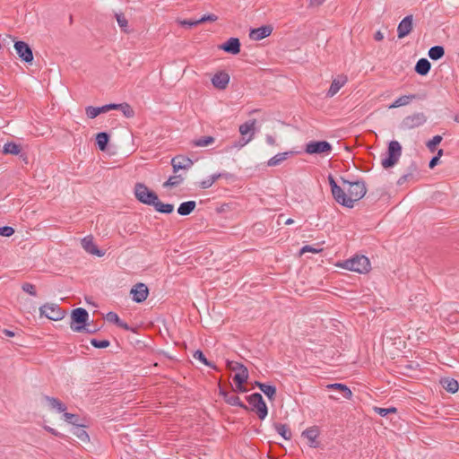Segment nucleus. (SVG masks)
Returning <instances> with one entry per match:
<instances>
[{"label":"nucleus","instance_id":"f257e3e1","mask_svg":"<svg viewBox=\"0 0 459 459\" xmlns=\"http://www.w3.org/2000/svg\"><path fill=\"white\" fill-rule=\"evenodd\" d=\"M328 180L334 199L343 206L352 208L366 195L367 189L363 182L343 180L342 185L338 186L333 177H329Z\"/></svg>","mask_w":459,"mask_h":459},{"label":"nucleus","instance_id":"5fc2aeb1","mask_svg":"<svg viewBox=\"0 0 459 459\" xmlns=\"http://www.w3.org/2000/svg\"><path fill=\"white\" fill-rule=\"evenodd\" d=\"M177 22L181 25V26H188V27H193V26H196L198 25L199 23L197 22V20H195V21H192V20H181V19H178L177 20Z\"/></svg>","mask_w":459,"mask_h":459},{"label":"nucleus","instance_id":"bb28decb","mask_svg":"<svg viewBox=\"0 0 459 459\" xmlns=\"http://www.w3.org/2000/svg\"><path fill=\"white\" fill-rule=\"evenodd\" d=\"M326 388L342 392L346 399H351L352 397L351 390L347 385H345L343 384H340V383L329 384L326 385Z\"/></svg>","mask_w":459,"mask_h":459},{"label":"nucleus","instance_id":"2eb2a0df","mask_svg":"<svg viewBox=\"0 0 459 459\" xmlns=\"http://www.w3.org/2000/svg\"><path fill=\"white\" fill-rule=\"evenodd\" d=\"M412 16L408 15L404 17L397 27V36L399 39H403L408 36L412 30Z\"/></svg>","mask_w":459,"mask_h":459},{"label":"nucleus","instance_id":"680f3d73","mask_svg":"<svg viewBox=\"0 0 459 459\" xmlns=\"http://www.w3.org/2000/svg\"><path fill=\"white\" fill-rule=\"evenodd\" d=\"M45 429H46L48 432H50L51 434H53V435H55V436H58V435H59V433H58L56 429H52V428H50V427H45Z\"/></svg>","mask_w":459,"mask_h":459},{"label":"nucleus","instance_id":"0e129e2a","mask_svg":"<svg viewBox=\"0 0 459 459\" xmlns=\"http://www.w3.org/2000/svg\"><path fill=\"white\" fill-rule=\"evenodd\" d=\"M442 155H443V150H442V149H439V150L437 151V156H436V157H438V159L440 160V157H441Z\"/></svg>","mask_w":459,"mask_h":459},{"label":"nucleus","instance_id":"5701e85b","mask_svg":"<svg viewBox=\"0 0 459 459\" xmlns=\"http://www.w3.org/2000/svg\"><path fill=\"white\" fill-rule=\"evenodd\" d=\"M110 110V104L104 105L102 107H92L89 106L85 108L86 115L89 118L93 119L101 113H106Z\"/></svg>","mask_w":459,"mask_h":459},{"label":"nucleus","instance_id":"1a4fd4ad","mask_svg":"<svg viewBox=\"0 0 459 459\" xmlns=\"http://www.w3.org/2000/svg\"><path fill=\"white\" fill-rule=\"evenodd\" d=\"M305 151L308 154H329L332 146L326 141L309 142L306 145Z\"/></svg>","mask_w":459,"mask_h":459},{"label":"nucleus","instance_id":"6e6d98bb","mask_svg":"<svg viewBox=\"0 0 459 459\" xmlns=\"http://www.w3.org/2000/svg\"><path fill=\"white\" fill-rule=\"evenodd\" d=\"M193 356H194V358H195V359L200 360L203 364H204V365H206V366H209V365H210V364H209V362L207 361V359H206V358H205L204 354L201 351H195V353H194V355H193Z\"/></svg>","mask_w":459,"mask_h":459},{"label":"nucleus","instance_id":"37998d69","mask_svg":"<svg viewBox=\"0 0 459 459\" xmlns=\"http://www.w3.org/2000/svg\"><path fill=\"white\" fill-rule=\"evenodd\" d=\"M264 141H265L266 144L271 147L278 146L276 132L273 131V133L266 134L264 135Z\"/></svg>","mask_w":459,"mask_h":459},{"label":"nucleus","instance_id":"a19ab883","mask_svg":"<svg viewBox=\"0 0 459 459\" xmlns=\"http://www.w3.org/2000/svg\"><path fill=\"white\" fill-rule=\"evenodd\" d=\"M221 394L224 395L225 400H226V402L229 404L246 408V406L242 403V402L240 401L238 396H237V395H228L225 393H221Z\"/></svg>","mask_w":459,"mask_h":459},{"label":"nucleus","instance_id":"c9c22d12","mask_svg":"<svg viewBox=\"0 0 459 459\" xmlns=\"http://www.w3.org/2000/svg\"><path fill=\"white\" fill-rule=\"evenodd\" d=\"M21 152V147L20 145L16 144L15 143H6L4 145V149H3V152L4 154H13V155H17L19 154Z\"/></svg>","mask_w":459,"mask_h":459},{"label":"nucleus","instance_id":"b1692460","mask_svg":"<svg viewBox=\"0 0 459 459\" xmlns=\"http://www.w3.org/2000/svg\"><path fill=\"white\" fill-rule=\"evenodd\" d=\"M118 109L120 110L126 117H133L134 116V111L133 108L127 103L122 104H110V110Z\"/></svg>","mask_w":459,"mask_h":459},{"label":"nucleus","instance_id":"e2e57ef3","mask_svg":"<svg viewBox=\"0 0 459 459\" xmlns=\"http://www.w3.org/2000/svg\"><path fill=\"white\" fill-rule=\"evenodd\" d=\"M4 333L7 336H9V337H13V336H14V333H13V332H12V331H10V330H6V329H5V330L4 331Z\"/></svg>","mask_w":459,"mask_h":459},{"label":"nucleus","instance_id":"4c0bfd02","mask_svg":"<svg viewBox=\"0 0 459 459\" xmlns=\"http://www.w3.org/2000/svg\"><path fill=\"white\" fill-rule=\"evenodd\" d=\"M257 385L259 386L260 390L269 398L273 399V396L276 394V389L273 385H265L257 383Z\"/></svg>","mask_w":459,"mask_h":459},{"label":"nucleus","instance_id":"f8f14e48","mask_svg":"<svg viewBox=\"0 0 459 459\" xmlns=\"http://www.w3.org/2000/svg\"><path fill=\"white\" fill-rule=\"evenodd\" d=\"M348 82V76L341 74L334 77L332 81L330 88L327 91V96L332 98L335 96L338 91Z\"/></svg>","mask_w":459,"mask_h":459},{"label":"nucleus","instance_id":"f3484780","mask_svg":"<svg viewBox=\"0 0 459 459\" xmlns=\"http://www.w3.org/2000/svg\"><path fill=\"white\" fill-rule=\"evenodd\" d=\"M82 248L89 254L101 257L105 255V252L100 250L95 245L92 237L87 236L81 241Z\"/></svg>","mask_w":459,"mask_h":459},{"label":"nucleus","instance_id":"a878e982","mask_svg":"<svg viewBox=\"0 0 459 459\" xmlns=\"http://www.w3.org/2000/svg\"><path fill=\"white\" fill-rule=\"evenodd\" d=\"M430 67L431 65L428 59L420 58L415 65V72L420 75H426L429 72Z\"/></svg>","mask_w":459,"mask_h":459},{"label":"nucleus","instance_id":"6e6552de","mask_svg":"<svg viewBox=\"0 0 459 459\" xmlns=\"http://www.w3.org/2000/svg\"><path fill=\"white\" fill-rule=\"evenodd\" d=\"M247 401L249 404L253 406V410L255 411L259 419L264 420L267 416V406L260 394L255 393L249 395Z\"/></svg>","mask_w":459,"mask_h":459},{"label":"nucleus","instance_id":"864d4df0","mask_svg":"<svg viewBox=\"0 0 459 459\" xmlns=\"http://www.w3.org/2000/svg\"><path fill=\"white\" fill-rule=\"evenodd\" d=\"M14 233V230L12 227L4 226L0 227V235L4 237H11Z\"/></svg>","mask_w":459,"mask_h":459},{"label":"nucleus","instance_id":"423d86ee","mask_svg":"<svg viewBox=\"0 0 459 459\" xmlns=\"http://www.w3.org/2000/svg\"><path fill=\"white\" fill-rule=\"evenodd\" d=\"M89 314L84 308L78 307L74 309L71 314V329L74 332H81L84 329Z\"/></svg>","mask_w":459,"mask_h":459},{"label":"nucleus","instance_id":"393cba45","mask_svg":"<svg viewBox=\"0 0 459 459\" xmlns=\"http://www.w3.org/2000/svg\"><path fill=\"white\" fill-rule=\"evenodd\" d=\"M415 99L414 95H403L396 99L388 108L390 109L409 105Z\"/></svg>","mask_w":459,"mask_h":459},{"label":"nucleus","instance_id":"7ed1b4c3","mask_svg":"<svg viewBox=\"0 0 459 459\" xmlns=\"http://www.w3.org/2000/svg\"><path fill=\"white\" fill-rule=\"evenodd\" d=\"M402 156V145L398 141H391L387 148L386 157L381 160V165L385 169L394 167L398 163Z\"/></svg>","mask_w":459,"mask_h":459},{"label":"nucleus","instance_id":"473e14b6","mask_svg":"<svg viewBox=\"0 0 459 459\" xmlns=\"http://www.w3.org/2000/svg\"><path fill=\"white\" fill-rule=\"evenodd\" d=\"M195 205L196 204L195 201H187L182 203L178 209V212L183 216L188 215L195 210Z\"/></svg>","mask_w":459,"mask_h":459},{"label":"nucleus","instance_id":"f704fd0d","mask_svg":"<svg viewBox=\"0 0 459 459\" xmlns=\"http://www.w3.org/2000/svg\"><path fill=\"white\" fill-rule=\"evenodd\" d=\"M445 55V49L443 47L441 46H435V47H432L429 50V56L432 59V60H438L440 59L441 57H443Z\"/></svg>","mask_w":459,"mask_h":459},{"label":"nucleus","instance_id":"de8ad7c7","mask_svg":"<svg viewBox=\"0 0 459 459\" xmlns=\"http://www.w3.org/2000/svg\"><path fill=\"white\" fill-rule=\"evenodd\" d=\"M220 178V175H213L210 178L204 180L200 183L202 188H208Z\"/></svg>","mask_w":459,"mask_h":459},{"label":"nucleus","instance_id":"412c9836","mask_svg":"<svg viewBox=\"0 0 459 459\" xmlns=\"http://www.w3.org/2000/svg\"><path fill=\"white\" fill-rule=\"evenodd\" d=\"M248 378V371L247 369V370H242V372H238V374H235L234 377H233V381L236 385V389L238 391V392H241V393H246L247 392V388L245 386V383L247 382Z\"/></svg>","mask_w":459,"mask_h":459},{"label":"nucleus","instance_id":"c03bdc74","mask_svg":"<svg viewBox=\"0 0 459 459\" xmlns=\"http://www.w3.org/2000/svg\"><path fill=\"white\" fill-rule=\"evenodd\" d=\"M227 367L230 370L235 372V374H238V372L247 369L244 365L236 361H228Z\"/></svg>","mask_w":459,"mask_h":459},{"label":"nucleus","instance_id":"58836bf2","mask_svg":"<svg viewBox=\"0 0 459 459\" xmlns=\"http://www.w3.org/2000/svg\"><path fill=\"white\" fill-rule=\"evenodd\" d=\"M96 141L99 148L101 151L106 150L108 143V135L106 133H99L96 135Z\"/></svg>","mask_w":459,"mask_h":459},{"label":"nucleus","instance_id":"2f4dec72","mask_svg":"<svg viewBox=\"0 0 459 459\" xmlns=\"http://www.w3.org/2000/svg\"><path fill=\"white\" fill-rule=\"evenodd\" d=\"M154 206L155 210L161 213H171L174 211V205L170 204H163L159 200L157 197V200H155V203L152 204Z\"/></svg>","mask_w":459,"mask_h":459},{"label":"nucleus","instance_id":"ddd939ff","mask_svg":"<svg viewBox=\"0 0 459 459\" xmlns=\"http://www.w3.org/2000/svg\"><path fill=\"white\" fill-rule=\"evenodd\" d=\"M16 53L23 61L30 63L33 60V54L29 45L23 41L14 43Z\"/></svg>","mask_w":459,"mask_h":459},{"label":"nucleus","instance_id":"8fccbe9b","mask_svg":"<svg viewBox=\"0 0 459 459\" xmlns=\"http://www.w3.org/2000/svg\"><path fill=\"white\" fill-rule=\"evenodd\" d=\"M91 343L95 348H100V349L107 348V347L109 346V342L108 340H96V339H92L91 341Z\"/></svg>","mask_w":459,"mask_h":459},{"label":"nucleus","instance_id":"c756f323","mask_svg":"<svg viewBox=\"0 0 459 459\" xmlns=\"http://www.w3.org/2000/svg\"><path fill=\"white\" fill-rule=\"evenodd\" d=\"M215 143V138L213 136L206 135L202 136L198 139H195L192 141V144L195 147H208Z\"/></svg>","mask_w":459,"mask_h":459},{"label":"nucleus","instance_id":"4d7b16f0","mask_svg":"<svg viewBox=\"0 0 459 459\" xmlns=\"http://www.w3.org/2000/svg\"><path fill=\"white\" fill-rule=\"evenodd\" d=\"M217 20H218V17L215 14L211 13V14L204 15L202 18L197 20V22L200 24V23H203L205 22H215Z\"/></svg>","mask_w":459,"mask_h":459},{"label":"nucleus","instance_id":"4be33fe9","mask_svg":"<svg viewBox=\"0 0 459 459\" xmlns=\"http://www.w3.org/2000/svg\"><path fill=\"white\" fill-rule=\"evenodd\" d=\"M293 154H294V152H292V151L277 153L276 155H274L273 157H272L271 159L268 160L267 165L269 167H276V166L281 164L290 156H291Z\"/></svg>","mask_w":459,"mask_h":459},{"label":"nucleus","instance_id":"aec40b11","mask_svg":"<svg viewBox=\"0 0 459 459\" xmlns=\"http://www.w3.org/2000/svg\"><path fill=\"white\" fill-rule=\"evenodd\" d=\"M225 52L237 55L240 52V42L237 38H230L227 42L219 47Z\"/></svg>","mask_w":459,"mask_h":459},{"label":"nucleus","instance_id":"72a5a7b5","mask_svg":"<svg viewBox=\"0 0 459 459\" xmlns=\"http://www.w3.org/2000/svg\"><path fill=\"white\" fill-rule=\"evenodd\" d=\"M47 403H48V406L50 409L55 410L57 412H65L66 410L65 405L62 402H60L59 400H57L56 398L48 397Z\"/></svg>","mask_w":459,"mask_h":459},{"label":"nucleus","instance_id":"f03ea898","mask_svg":"<svg viewBox=\"0 0 459 459\" xmlns=\"http://www.w3.org/2000/svg\"><path fill=\"white\" fill-rule=\"evenodd\" d=\"M336 266L358 273H368L371 270L369 259L365 255H355L336 264Z\"/></svg>","mask_w":459,"mask_h":459},{"label":"nucleus","instance_id":"bf43d9fd","mask_svg":"<svg viewBox=\"0 0 459 459\" xmlns=\"http://www.w3.org/2000/svg\"><path fill=\"white\" fill-rule=\"evenodd\" d=\"M325 0H310V6L318 7L325 3Z\"/></svg>","mask_w":459,"mask_h":459},{"label":"nucleus","instance_id":"13d9d810","mask_svg":"<svg viewBox=\"0 0 459 459\" xmlns=\"http://www.w3.org/2000/svg\"><path fill=\"white\" fill-rule=\"evenodd\" d=\"M385 36H384V33L381 31V30H377L375 34H374V39L375 40L377 41H382L384 39Z\"/></svg>","mask_w":459,"mask_h":459},{"label":"nucleus","instance_id":"69168bd1","mask_svg":"<svg viewBox=\"0 0 459 459\" xmlns=\"http://www.w3.org/2000/svg\"><path fill=\"white\" fill-rule=\"evenodd\" d=\"M292 223H294V221H293L292 219H288V220H286V221H285V224H286V225H290V224H292Z\"/></svg>","mask_w":459,"mask_h":459},{"label":"nucleus","instance_id":"e433bc0d","mask_svg":"<svg viewBox=\"0 0 459 459\" xmlns=\"http://www.w3.org/2000/svg\"><path fill=\"white\" fill-rule=\"evenodd\" d=\"M106 319L110 322L117 325L119 327H122L124 329H128V325L126 323H123L117 313L115 312H108L106 315Z\"/></svg>","mask_w":459,"mask_h":459},{"label":"nucleus","instance_id":"ea45409f","mask_svg":"<svg viewBox=\"0 0 459 459\" xmlns=\"http://www.w3.org/2000/svg\"><path fill=\"white\" fill-rule=\"evenodd\" d=\"M63 418L64 420L73 425L74 427L75 426H79V424H81L82 422L80 421V419H79V416L76 415V414H73V413H68V412H64V415H63Z\"/></svg>","mask_w":459,"mask_h":459},{"label":"nucleus","instance_id":"4468645a","mask_svg":"<svg viewBox=\"0 0 459 459\" xmlns=\"http://www.w3.org/2000/svg\"><path fill=\"white\" fill-rule=\"evenodd\" d=\"M133 300L141 303L143 302L149 295V290L144 283H137L130 291Z\"/></svg>","mask_w":459,"mask_h":459},{"label":"nucleus","instance_id":"79ce46f5","mask_svg":"<svg viewBox=\"0 0 459 459\" xmlns=\"http://www.w3.org/2000/svg\"><path fill=\"white\" fill-rule=\"evenodd\" d=\"M277 432L286 440H290L291 438V432L289 428L284 424L276 425Z\"/></svg>","mask_w":459,"mask_h":459},{"label":"nucleus","instance_id":"a18cd8bd","mask_svg":"<svg viewBox=\"0 0 459 459\" xmlns=\"http://www.w3.org/2000/svg\"><path fill=\"white\" fill-rule=\"evenodd\" d=\"M116 19L119 27L124 30L127 31L128 21L123 13H117Z\"/></svg>","mask_w":459,"mask_h":459},{"label":"nucleus","instance_id":"603ef678","mask_svg":"<svg viewBox=\"0 0 459 459\" xmlns=\"http://www.w3.org/2000/svg\"><path fill=\"white\" fill-rule=\"evenodd\" d=\"M22 289L23 291L29 293L31 296H36V294H37L36 288L31 283H29V282L23 283L22 286Z\"/></svg>","mask_w":459,"mask_h":459},{"label":"nucleus","instance_id":"39448f33","mask_svg":"<svg viewBox=\"0 0 459 459\" xmlns=\"http://www.w3.org/2000/svg\"><path fill=\"white\" fill-rule=\"evenodd\" d=\"M41 316L49 320L58 321L65 317V312L56 303H46L39 307Z\"/></svg>","mask_w":459,"mask_h":459},{"label":"nucleus","instance_id":"cd10ccee","mask_svg":"<svg viewBox=\"0 0 459 459\" xmlns=\"http://www.w3.org/2000/svg\"><path fill=\"white\" fill-rule=\"evenodd\" d=\"M444 389L451 394H455L459 389L458 382L453 378H444L440 381Z\"/></svg>","mask_w":459,"mask_h":459},{"label":"nucleus","instance_id":"052dcab7","mask_svg":"<svg viewBox=\"0 0 459 459\" xmlns=\"http://www.w3.org/2000/svg\"><path fill=\"white\" fill-rule=\"evenodd\" d=\"M438 162H439L438 157H433L429 164V169H433Z\"/></svg>","mask_w":459,"mask_h":459},{"label":"nucleus","instance_id":"9d476101","mask_svg":"<svg viewBox=\"0 0 459 459\" xmlns=\"http://www.w3.org/2000/svg\"><path fill=\"white\" fill-rule=\"evenodd\" d=\"M427 117L423 113H415L407 116L402 122V126L405 129H412L424 125Z\"/></svg>","mask_w":459,"mask_h":459},{"label":"nucleus","instance_id":"9b49d317","mask_svg":"<svg viewBox=\"0 0 459 459\" xmlns=\"http://www.w3.org/2000/svg\"><path fill=\"white\" fill-rule=\"evenodd\" d=\"M230 76L226 71H217L211 81L213 87L217 90H225L230 83Z\"/></svg>","mask_w":459,"mask_h":459},{"label":"nucleus","instance_id":"a211bd4d","mask_svg":"<svg viewBox=\"0 0 459 459\" xmlns=\"http://www.w3.org/2000/svg\"><path fill=\"white\" fill-rule=\"evenodd\" d=\"M173 172L177 174L179 169H189L193 165V161L185 156H176L171 160Z\"/></svg>","mask_w":459,"mask_h":459},{"label":"nucleus","instance_id":"0eeeda50","mask_svg":"<svg viewBox=\"0 0 459 459\" xmlns=\"http://www.w3.org/2000/svg\"><path fill=\"white\" fill-rule=\"evenodd\" d=\"M255 125H256V120L252 119V120H248L239 126L238 130H239V134L242 136L241 141L239 143L240 148L245 146L246 144H247L248 143H250L253 140L254 134L255 132Z\"/></svg>","mask_w":459,"mask_h":459},{"label":"nucleus","instance_id":"dca6fc26","mask_svg":"<svg viewBox=\"0 0 459 459\" xmlns=\"http://www.w3.org/2000/svg\"><path fill=\"white\" fill-rule=\"evenodd\" d=\"M273 32V27L271 25H264L260 28L252 29L249 32V38L252 40H262L269 37Z\"/></svg>","mask_w":459,"mask_h":459},{"label":"nucleus","instance_id":"20e7f679","mask_svg":"<svg viewBox=\"0 0 459 459\" xmlns=\"http://www.w3.org/2000/svg\"><path fill=\"white\" fill-rule=\"evenodd\" d=\"M134 193L135 198L142 204L152 205L157 200L158 195L143 183L134 185Z\"/></svg>","mask_w":459,"mask_h":459},{"label":"nucleus","instance_id":"6ab92c4d","mask_svg":"<svg viewBox=\"0 0 459 459\" xmlns=\"http://www.w3.org/2000/svg\"><path fill=\"white\" fill-rule=\"evenodd\" d=\"M318 436H319V430L316 427L308 428L302 432V437L307 440V444L310 447H317Z\"/></svg>","mask_w":459,"mask_h":459},{"label":"nucleus","instance_id":"49530a36","mask_svg":"<svg viewBox=\"0 0 459 459\" xmlns=\"http://www.w3.org/2000/svg\"><path fill=\"white\" fill-rule=\"evenodd\" d=\"M442 141V136L435 135L431 140L427 143V147L433 152L435 147L439 144Z\"/></svg>","mask_w":459,"mask_h":459},{"label":"nucleus","instance_id":"09e8293b","mask_svg":"<svg viewBox=\"0 0 459 459\" xmlns=\"http://www.w3.org/2000/svg\"><path fill=\"white\" fill-rule=\"evenodd\" d=\"M322 251V248H316L315 247H312V246H309V245H307V246H304L300 251H299V256H301L302 255H304L305 253H307V252H310V253H314V254H317V253H320Z\"/></svg>","mask_w":459,"mask_h":459},{"label":"nucleus","instance_id":"3c124183","mask_svg":"<svg viewBox=\"0 0 459 459\" xmlns=\"http://www.w3.org/2000/svg\"><path fill=\"white\" fill-rule=\"evenodd\" d=\"M374 411L379 414L380 416H386L388 413H392V412H395L396 411V409L394 407H390V408H379V407H375L374 408Z\"/></svg>","mask_w":459,"mask_h":459},{"label":"nucleus","instance_id":"c85d7f7f","mask_svg":"<svg viewBox=\"0 0 459 459\" xmlns=\"http://www.w3.org/2000/svg\"><path fill=\"white\" fill-rule=\"evenodd\" d=\"M86 426L82 423L79 424V426H75L73 428V434L77 437L82 442H88L90 440L89 435L85 431L84 428Z\"/></svg>","mask_w":459,"mask_h":459},{"label":"nucleus","instance_id":"7c9ffc66","mask_svg":"<svg viewBox=\"0 0 459 459\" xmlns=\"http://www.w3.org/2000/svg\"><path fill=\"white\" fill-rule=\"evenodd\" d=\"M184 179L185 178L182 175H174L169 177L162 186L165 188L177 187L184 182Z\"/></svg>","mask_w":459,"mask_h":459}]
</instances>
